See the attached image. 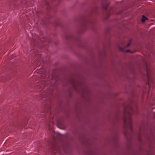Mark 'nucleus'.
Listing matches in <instances>:
<instances>
[{
    "label": "nucleus",
    "mask_w": 155,
    "mask_h": 155,
    "mask_svg": "<svg viewBox=\"0 0 155 155\" xmlns=\"http://www.w3.org/2000/svg\"><path fill=\"white\" fill-rule=\"evenodd\" d=\"M68 91L69 92V96L70 97H71L72 95V91H71V89H69L68 90Z\"/></svg>",
    "instance_id": "obj_12"
},
{
    "label": "nucleus",
    "mask_w": 155,
    "mask_h": 155,
    "mask_svg": "<svg viewBox=\"0 0 155 155\" xmlns=\"http://www.w3.org/2000/svg\"><path fill=\"white\" fill-rule=\"evenodd\" d=\"M148 125L147 121L143 122L141 124L139 129V133L138 136V139L139 142L142 143V137L143 135L144 136L148 142H150L149 147L151 149L152 147V145H155V127L153 126L150 129V135L148 133Z\"/></svg>",
    "instance_id": "obj_2"
},
{
    "label": "nucleus",
    "mask_w": 155,
    "mask_h": 155,
    "mask_svg": "<svg viewBox=\"0 0 155 155\" xmlns=\"http://www.w3.org/2000/svg\"><path fill=\"white\" fill-rule=\"evenodd\" d=\"M69 38H71V36H70L69 37H68V36H67L66 37V38L67 39H68Z\"/></svg>",
    "instance_id": "obj_20"
},
{
    "label": "nucleus",
    "mask_w": 155,
    "mask_h": 155,
    "mask_svg": "<svg viewBox=\"0 0 155 155\" xmlns=\"http://www.w3.org/2000/svg\"><path fill=\"white\" fill-rule=\"evenodd\" d=\"M132 40L131 39H130L129 41V42L127 44V45L125 46V48H127L130 45L131 43Z\"/></svg>",
    "instance_id": "obj_10"
},
{
    "label": "nucleus",
    "mask_w": 155,
    "mask_h": 155,
    "mask_svg": "<svg viewBox=\"0 0 155 155\" xmlns=\"http://www.w3.org/2000/svg\"><path fill=\"white\" fill-rule=\"evenodd\" d=\"M88 142H87L86 141H85L84 142H82V144H85V145H87L88 144Z\"/></svg>",
    "instance_id": "obj_18"
},
{
    "label": "nucleus",
    "mask_w": 155,
    "mask_h": 155,
    "mask_svg": "<svg viewBox=\"0 0 155 155\" xmlns=\"http://www.w3.org/2000/svg\"><path fill=\"white\" fill-rule=\"evenodd\" d=\"M132 40L131 39H130L129 41V42L127 44V45L125 46V48H127L130 45L131 43Z\"/></svg>",
    "instance_id": "obj_11"
},
{
    "label": "nucleus",
    "mask_w": 155,
    "mask_h": 155,
    "mask_svg": "<svg viewBox=\"0 0 155 155\" xmlns=\"http://www.w3.org/2000/svg\"><path fill=\"white\" fill-rule=\"evenodd\" d=\"M153 118H155V114L154 115Z\"/></svg>",
    "instance_id": "obj_21"
},
{
    "label": "nucleus",
    "mask_w": 155,
    "mask_h": 155,
    "mask_svg": "<svg viewBox=\"0 0 155 155\" xmlns=\"http://www.w3.org/2000/svg\"><path fill=\"white\" fill-rule=\"evenodd\" d=\"M46 5H48V2H46Z\"/></svg>",
    "instance_id": "obj_22"
},
{
    "label": "nucleus",
    "mask_w": 155,
    "mask_h": 155,
    "mask_svg": "<svg viewBox=\"0 0 155 155\" xmlns=\"http://www.w3.org/2000/svg\"><path fill=\"white\" fill-rule=\"evenodd\" d=\"M125 52L127 53H134V51H131L130 50H127L125 51Z\"/></svg>",
    "instance_id": "obj_14"
},
{
    "label": "nucleus",
    "mask_w": 155,
    "mask_h": 155,
    "mask_svg": "<svg viewBox=\"0 0 155 155\" xmlns=\"http://www.w3.org/2000/svg\"><path fill=\"white\" fill-rule=\"evenodd\" d=\"M80 22L81 31L79 33H81L87 30L88 28H91L95 24L94 22L88 18L86 16H83L81 17Z\"/></svg>",
    "instance_id": "obj_4"
},
{
    "label": "nucleus",
    "mask_w": 155,
    "mask_h": 155,
    "mask_svg": "<svg viewBox=\"0 0 155 155\" xmlns=\"http://www.w3.org/2000/svg\"><path fill=\"white\" fill-rule=\"evenodd\" d=\"M148 18L147 17H146V16L142 15V19H141V21L142 22L144 23L145 22V21L146 20H148Z\"/></svg>",
    "instance_id": "obj_8"
},
{
    "label": "nucleus",
    "mask_w": 155,
    "mask_h": 155,
    "mask_svg": "<svg viewBox=\"0 0 155 155\" xmlns=\"http://www.w3.org/2000/svg\"><path fill=\"white\" fill-rule=\"evenodd\" d=\"M60 124H60L59 122H58L57 124V127L61 129H64V128L61 127L60 126Z\"/></svg>",
    "instance_id": "obj_13"
},
{
    "label": "nucleus",
    "mask_w": 155,
    "mask_h": 155,
    "mask_svg": "<svg viewBox=\"0 0 155 155\" xmlns=\"http://www.w3.org/2000/svg\"><path fill=\"white\" fill-rule=\"evenodd\" d=\"M109 31H110V29L109 28H107L106 30V31H105L106 33V34Z\"/></svg>",
    "instance_id": "obj_17"
},
{
    "label": "nucleus",
    "mask_w": 155,
    "mask_h": 155,
    "mask_svg": "<svg viewBox=\"0 0 155 155\" xmlns=\"http://www.w3.org/2000/svg\"><path fill=\"white\" fill-rule=\"evenodd\" d=\"M68 82L73 85L74 89L76 92L81 94L83 98H85V95L89 96L90 90L83 82L73 78L69 80Z\"/></svg>",
    "instance_id": "obj_3"
},
{
    "label": "nucleus",
    "mask_w": 155,
    "mask_h": 155,
    "mask_svg": "<svg viewBox=\"0 0 155 155\" xmlns=\"http://www.w3.org/2000/svg\"><path fill=\"white\" fill-rule=\"evenodd\" d=\"M120 50L121 51H123L124 50V48H120Z\"/></svg>",
    "instance_id": "obj_19"
},
{
    "label": "nucleus",
    "mask_w": 155,
    "mask_h": 155,
    "mask_svg": "<svg viewBox=\"0 0 155 155\" xmlns=\"http://www.w3.org/2000/svg\"><path fill=\"white\" fill-rule=\"evenodd\" d=\"M107 0H101V6L102 9H104L106 10L109 4V3H106Z\"/></svg>",
    "instance_id": "obj_5"
},
{
    "label": "nucleus",
    "mask_w": 155,
    "mask_h": 155,
    "mask_svg": "<svg viewBox=\"0 0 155 155\" xmlns=\"http://www.w3.org/2000/svg\"><path fill=\"white\" fill-rule=\"evenodd\" d=\"M146 72H147V80H148V79H149V74H148V72H147V69H146Z\"/></svg>",
    "instance_id": "obj_15"
},
{
    "label": "nucleus",
    "mask_w": 155,
    "mask_h": 155,
    "mask_svg": "<svg viewBox=\"0 0 155 155\" xmlns=\"http://www.w3.org/2000/svg\"><path fill=\"white\" fill-rule=\"evenodd\" d=\"M124 107L123 134L127 140L129 142L127 146V148L130 149L131 147L130 142L132 139V134H130L128 132V128H130L132 133L133 130L131 117L133 114H137L138 104L136 101L131 100L124 102Z\"/></svg>",
    "instance_id": "obj_1"
},
{
    "label": "nucleus",
    "mask_w": 155,
    "mask_h": 155,
    "mask_svg": "<svg viewBox=\"0 0 155 155\" xmlns=\"http://www.w3.org/2000/svg\"><path fill=\"white\" fill-rule=\"evenodd\" d=\"M147 153V154L146 155H149L150 153V150H148L146 151Z\"/></svg>",
    "instance_id": "obj_16"
},
{
    "label": "nucleus",
    "mask_w": 155,
    "mask_h": 155,
    "mask_svg": "<svg viewBox=\"0 0 155 155\" xmlns=\"http://www.w3.org/2000/svg\"><path fill=\"white\" fill-rule=\"evenodd\" d=\"M51 148L53 150H57L58 149V147L57 144L55 143H51Z\"/></svg>",
    "instance_id": "obj_7"
},
{
    "label": "nucleus",
    "mask_w": 155,
    "mask_h": 155,
    "mask_svg": "<svg viewBox=\"0 0 155 155\" xmlns=\"http://www.w3.org/2000/svg\"><path fill=\"white\" fill-rule=\"evenodd\" d=\"M98 9L97 7H95L92 11L91 12L96 14L97 13Z\"/></svg>",
    "instance_id": "obj_9"
},
{
    "label": "nucleus",
    "mask_w": 155,
    "mask_h": 155,
    "mask_svg": "<svg viewBox=\"0 0 155 155\" xmlns=\"http://www.w3.org/2000/svg\"><path fill=\"white\" fill-rule=\"evenodd\" d=\"M10 79L11 78L8 75H2L0 77V81L2 82H5Z\"/></svg>",
    "instance_id": "obj_6"
},
{
    "label": "nucleus",
    "mask_w": 155,
    "mask_h": 155,
    "mask_svg": "<svg viewBox=\"0 0 155 155\" xmlns=\"http://www.w3.org/2000/svg\"><path fill=\"white\" fill-rule=\"evenodd\" d=\"M146 68H147V67L146 65Z\"/></svg>",
    "instance_id": "obj_24"
},
{
    "label": "nucleus",
    "mask_w": 155,
    "mask_h": 155,
    "mask_svg": "<svg viewBox=\"0 0 155 155\" xmlns=\"http://www.w3.org/2000/svg\"><path fill=\"white\" fill-rule=\"evenodd\" d=\"M99 54H100V56H101V53H99Z\"/></svg>",
    "instance_id": "obj_23"
}]
</instances>
